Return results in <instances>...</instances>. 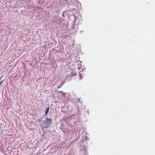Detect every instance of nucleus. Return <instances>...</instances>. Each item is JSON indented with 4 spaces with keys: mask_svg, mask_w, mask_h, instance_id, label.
Masks as SVG:
<instances>
[{
    "mask_svg": "<svg viewBox=\"0 0 155 155\" xmlns=\"http://www.w3.org/2000/svg\"><path fill=\"white\" fill-rule=\"evenodd\" d=\"M49 107H47L45 110V114L46 115H47V114L48 113V112L49 111Z\"/></svg>",
    "mask_w": 155,
    "mask_h": 155,
    "instance_id": "3",
    "label": "nucleus"
},
{
    "mask_svg": "<svg viewBox=\"0 0 155 155\" xmlns=\"http://www.w3.org/2000/svg\"><path fill=\"white\" fill-rule=\"evenodd\" d=\"M3 82V81H2L0 82V84H1L2 82Z\"/></svg>",
    "mask_w": 155,
    "mask_h": 155,
    "instance_id": "5",
    "label": "nucleus"
},
{
    "mask_svg": "<svg viewBox=\"0 0 155 155\" xmlns=\"http://www.w3.org/2000/svg\"><path fill=\"white\" fill-rule=\"evenodd\" d=\"M52 119L48 118H46L45 120V123H50L52 121Z\"/></svg>",
    "mask_w": 155,
    "mask_h": 155,
    "instance_id": "1",
    "label": "nucleus"
},
{
    "mask_svg": "<svg viewBox=\"0 0 155 155\" xmlns=\"http://www.w3.org/2000/svg\"><path fill=\"white\" fill-rule=\"evenodd\" d=\"M3 82V81H2L0 82V84H1L2 82Z\"/></svg>",
    "mask_w": 155,
    "mask_h": 155,
    "instance_id": "6",
    "label": "nucleus"
},
{
    "mask_svg": "<svg viewBox=\"0 0 155 155\" xmlns=\"http://www.w3.org/2000/svg\"><path fill=\"white\" fill-rule=\"evenodd\" d=\"M57 94H62V95H65V93H64L63 91H58L57 92Z\"/></svg>",
    "mask_w": 155,
    "mask_h": 155,
    "instance_id": "2",
    "label": "nucleus"
},
{
    "mask_svg": "<svg viewBox=\"0 0 155 155\" xmlns=\"http://www.w3.org/2000/svg\"><path fill=\"white\" fill-rule=\"evenodd\" d=\"M79 76H80V78L81 79H82V76L81 75V74H79Z\"/></svg>",
    "mask_w": 155,
    "mask_h": 155,
    "instance_id": "4",
    "label": "nucleus"
}]
</instances>
